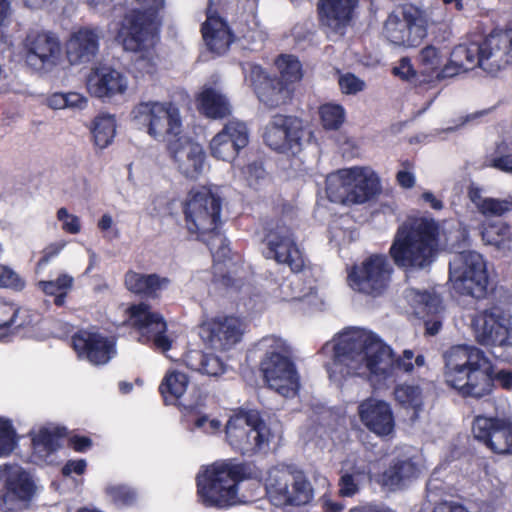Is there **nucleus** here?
<instances>
[{
	"instance_id": "58",
	"label": "nucleus",
	"mask_w": 512,
	"mask_h": 512,
	"mask_svg": "<svg viewBox=\"0 0 512 512\" xmlns=\"http://www.w3.org/2000/svg\"><path fill=\"white\" fill-rule=\"evenodd\" d=\"M506 504V497L502 491H498L479 504L480 512H502Z\"/></svg>"
},
{
	"instance_id": "9",
	"label": "nucleus",
	"mask_w": 512,
	"mask_h": 512,
	"mask_svg": "<svg viewBox=\"0 0 512 512\" xmlns=\"http://www.w3.org/2000/svg\"><path fill=\"white\" fill-rule=\"evenodd\" d=\"M225 435L229 445L244 456H254L269 450L273 437L270 427L254 410L241 411L231 416Z\"/></svg>"
},
{
	"instance_id": "10",
	"label": "nucleus",
	"mask_w": 512,
	"mask_h": 512,
	"mask_svg": "<svg viewBox=\"0 0 512 512\" xmlns=\"http://www.w3.org/2000/svg\"><path fill=\"white\" fill-rule=\"evenodd\" d=\"M268 501L277 508L301 507L313 500L314 489L304 471L272 468L265 480Z\"/></svg>"
},
{
	"instance_id": "43",
	"label": "nucleus",
	"mask_w": 512,
	"mask_h": 512,
	"mask_svg": "<svg viewBox=\"0 0 512 512\" xmlns=\"http://www.w3.org/2000/svg\"><path fill=\"white\" fill-rule=\"evenodd\" d=\"M186 364L192 370L211 377L221 376L226 369V365L220 357L204 353L201 350L190 351L186 356Z\"/></svg>"
},
{
	"instance_id": "59",
	"label": "nucleus",
	"mask_w": 512,
	"mask_h": 512,
	"mask_svg": "<svg viewBox=\"0 0 512 512\" xmlns=\"http://www.w3.org/2000/svg\"><path fill=\"white\" fill-rule=\"evenodd\" d=\"M435 258H393L398 267H404L409 271L421 270L428 267Z\"/></svg>"
},
{
	"instance_id": "21",
	"label": "nucleus",
	"mask_w": 512,
	"mask_h": 512,
	"mask_svg": "<svg viewBox=\"0 0 512 512\" xmlns=\"http://www.w3.org/2000/svg\"><path fill=\"white\" fill-rule=\"evenodd\" d=\"M476 340L485 346L512 345V329L499 307L485 309L473 320Z\"/></svg>"
},
{
	"instance_id": "42",
	"label": "nucleus",
	"mask_w": 512,
	"mask_h": 512,
	"mask_svg": "<svg viewBox=\"0 0 512 512\" xmlns=\"http://www.w3.org/2000/svg\"><path fill=\"white\" fill-rule=\"evenodd\" d=\"M269 253L274 256H293L300 254L301 248L290 230L279 227L267 234L264 240Z\"/></svg>"
},
{
	"instance_id": "5",
	"label": "nucleus",
	"mask_w": 512,
	"mask_h": 512,
	"mask_svg": "<svg viewBox=\"0 0 512 512\" xmlns=\"http://www.w3.org/2000/svg\"><path fill=\"white\" fill-rule=\"evenodd\" d=\"M221 210V197L205 188L191 191L183 210L187 231L207 242L213 256H227L231 252L229 241L218 231Z\"/></svg>"
},
{
	"instance_id": "25",
	"label": "nucleus",
	"mask_w": 512,
	"mask_h": 512,
	"mask_svg": "<svg viewBox=\"0 0 512 512\" xmlns=\"http://www.w3.org/2000/svg\"><path fill=\"white\" fill-rule=\"evenodd\" d=\"M357 414L364 427L380 438L395 433V417L391 405L385 400L368 397L357 407Z\"/></svg>"
},
{
	"instance_id": "22",
	"label": "nucleus",
	"mask_w": 512,
	"mask_h": 512,
	"mask_svg": "<svg viewBox=\"0 0 512 512\" xmlns=\"http://www.w3.org/2000/svg\"><path fill=\"white\" fill-rule=\"evenodd\" d=\"M170 157L177 171L189 179H198L205 171L206 153L200 143L180 137L168 144Z\"/></svg>"
},
{
	"instance_id": "49",
	"label": "nucleus",
	"mask_w": 512,
	"mask_h": 512,
	"mask_svg": "<svg viewBox=\"0 0 512 512\" xmlns=\"http://www.w3.org/2000/svg\"><path fill=\"white\" fill-rule=\"evenodd\" d=\"M18 435L12 420L0 417V458L10 456L18 446Z\"/></svg>"
},
{
	"instance_id": "23",
	"label": "nucleus",
	"mask_w": 512,
	"mask_h": 512,
	"mask_svg": "<svg viewBox=\"0 0 512 512\" xmlns=\"http://www.w3.org/2000/svg\"><path fill=\"white\" fill-rule=\"evenodd\" d=\"M249 129L239 120L229 121L209 142L213 158L226 162L233 161L249 143Z\"/></svg>"
},
{
	"instance_id": "53",
	"label": "nucleus",
	"mask_w": 512,
	"mask_h": 512,
	"mask_svg": "<svg viewBox=\"0 0 512 512\" xmlns=\"http://www.w3.org/2000/svg\"><path fill=\"white\" fill-rule=\"evenodd\" d=\"M509 234V226L502 221L489 224L482 230V238L486 244L500 246Z\"/></svg>"
},
{
	"instance_id": "4",
	"label": "nucleus",
	"mask_w": 512,
	"mask_h": 512,
	"mask_svg": "<svg viewBox=\"0 0 512 512\" xmlns=\"http://www.w3.org/2000/svg\"><path fill=\"white\" fill-rule=\"evenodd\" d=\"M253 477L248 463L235 459L216 461L196 476L197 496L205 507L228 508L240 502L239 483Z\"/></svg>"
},
{
	"instance_id": "12",
	"label": "nucleus",
	"mask_w": 512,
	"mask_h": 512,
	"mask_svg": "<svg viewBox=\"0 0 512 512\" xmlns=\"http://www.w3.org/2000/svg\"><path fill=\"white\" fill-rule=\"evenodd\" d=\"M270 341L259 369L268 387L283 396H288L299 387V375L289 349L280 339L265 338L263 342Z\"/></svg>"
},
{
	"instance_id": "62",
	"label": "nucleus",
	"mask_w": 512,
	"mask_h": 512,
	"mask_svg": "<svg viewBox=\"0 0 512 512\" xmlns=\"http://www.w3.org/2000/svg\"><path fill=\"white\" fill-rule=\"evenodd\" d=\"M87 468V462L85 459L68 460L62 467L61 473L65 477L71 476L75 473L82 475L85 473Z\"/></svg>"
},
{
	"instance_id": "6",
	"label": "nucleus",
	"mask_w": 512,
	"mask_h": 512,
	"mask_svg": "<svg viewBox=\"0 0 512 512\" xmlns=\"http://www.w3.org/2000/svg\"><path fill=\"white\" fill-rule=\"evenodd\" d=\"M325 190L331 202L359 205L377 196L381 191V183L371 167L353 166L328 174Z\"/></svg>"
},
{
	"instance_id": "8",
	"label": "nucleus",
	"mask_w": 512,
	"mask_h": 512,
	"mask_svg": "<svg viewBox=\"0 0 512 512\" xmlns=\"http://www.w3.org/2000/svg\"><path fill=\"white\" fill-rule=\"evenodd\" d=\"M131 119L159 142L170 144L180 138L182 133L180 110L176 104L169 101H142L132 109Z\"/></svg>"
},
{
	"instance_id": "33",
	"label": "nucleus",
	"mask_w": 512,
	"mask_h": 512,
	"mask_svg": "<svg viewBox=\"0 0 512 512\" xmlns=\"http://www.w3.org/2000/svg\"><path fill=\"white\" fill-rule=\"evenodd\" d=\"M199 112L210 119H222L232 112L228 98L217 88L204 86L196 98Z\"/></svg>"
},
{
	"instance_id": "44",
	"label": "nucleus",
	"mask_w": 512,
	"mask_h": 512,
	"mask_svg": "<svg viewBox=\"0 0 512 512\" xmlns=\"http://www.w3.org/2000/svg\"><path fill=\"white\" fill-rule=\"evenodd\" d=\"M117 123L112 114L100 113L92 123L91 132L95 145L101 149L109 146L116 135Z\"/></svg>"
},
{
	"instance_id": "64",
	"label": "nucleus",
	"mask_w": 512,
	"mask_h": 512,
	"mask_svg": "<svg viewBox=\"0 0 512 512\" xmlns=\"http://www.w3.org/2000/svg\"><path fill=\"white\" fill-rule=\"evenodd\" d=\"M432 512H470L463 504L454 501H442L437 503Z\"/></svg>"
},
{
	"instance_id": "1",
	"label": "nucleus",
	"mask_w": 512,
	"mask_h": 512,
	"mask_svg": "<svg viewBox=\"0 0 512 512\" xmlns=\"http://www.w3.org/2000/svg\"><path fill=\"white\" fill-rule=\"evenodd\" d=\"M333 363L342 366L339 372L343 375H357L364 365L372 381L386 384L394 380L399 372L410 373L414 365L425 363L423 355L415 357L412 350H404L397 356L392 348L385 344L376 334L362 329H351L344 332L333 347Z\"/></svg>"
},
{
	"instance_id": "55",
	"label": "nucleus",
	"mask_w": 512,
	"mask_h": 512,
	"mask_svg": "<svg viewBox=\"0 0 512 512\" xmlns=\"http://www.w3.org/2000/svg\"><path fill=\"white\" fill-rule=\"evenodd\" d=\"M25 280L12 268L0 264V288L20 292L25 288Z\"/></svg>"
},
{
	"instance_id": "36",
	"label": "nucleus",
	"mask_w": 512,
	"mask_h": 512,
	"mask_svg": "<svg viewBox=\"0 0 512 512\" xmlns=\"http://www.w3.org/2000/svg\"><path fill=\"white\" fill-rule=\"evenodd\" d=\"M202 34L208 48L217 54L225 53L232 42L227 24L217 16L208 15L202 26Z\"/></svg>"
},
{
	"instance_id": "24",
	"label": "nucleus",
	"mask_w": 512,
	"mask_h": 512,
	"mask_svg": "<svg viewBox=\"0 0 512 512\" xmlns=\"http://www.w3.org/2000/svg\"><path fill=\"white\" fill-rule=\"evenodd\" d=\"M128 88L127 75L111 66L94 67L86 77L89 94L104 101L125 95Z\"/></svg>"
},
{
	"instance_id": "40",
	"label": "nucleus",
	"mask_w": 512,
	"mask_h": 512,
	"mask_svg": "<svg viewBox=\"0 0 512 512\" xmlns=\"http://www.w3.org/2000/svg\"><path fill=\"white\" fill-rule=\"evenodd\" d=\"M416 465L411 460H396L377 479V482L389 490L399 488L405 480L415 476Z\"/></svg>"
},
{
	"instance_id": "37",
	"label": "nucleus",
	"mask_w": 512,
	"mask_h": 512,
	"mask_svg": "<svg viewBox=\"0 0 512 512\" xmlns=\"http://www.w3.org/2000/svg\"><path fill=\"white\" fill-rule=\"evenodd\" d=\"M468 196L479 213L485 217H501L512 210V196L504 199L484 197L482 189L471 185Z\"/></svg>"
},
{
	"instance_id": "15",
	"label": "nucleus",
	"mask_w": 512,
	"mask_h": 512,
	"mask_svg": "<svg viewBox=\"0 0 512 512\" xmlns=\"http://www.w3.org/2000/svg\"><path fill=\"white\" fill-rule=\"evenodd\" d=\"M133 327L139 332L142 344L152 343L155 349L167 352L172 347V341L167 336V323L163 315L152 311L146 302L132 304L127 309Z\"/></svg>"
},
{
	"instance_id": "47",
	"label": "nucleus",
	"mask_w": 512,
	"mask_h": 512,
	"mask_svg": "<svg viewBox=\"0 0 512 512\" xmlns=\"http://www.w3.org/2000/svg\"><path fill=\"white\" fill-rule=\"evenodd\" d=\"M73 278L67 274H61L56 280L39 281L38 287L46 295L54 296V304L57 307L64 306L69 290L72 288Z\"/></svg>"
},
{
	"instance_id": "35",
	"label": "nucleus",
	"mask_w": 512,
	"mask_h": 512,
	"mask_svg": "<svg viewBox=\"0 0 512 512\" xmlns=\"http://www.w3.org/2000/svg\"><path fill=\"white\" fill-rule=\"evenodd\" d=\"M358 0H321L319 14L321 22L333 30L345 26L351 19Z\"/></svg>"
},
{
	"instance_id": "28",
	"label": "nucleus",
	"mask_w": 512,
	"mask_h": 512,
	"mask_svg": "<svg viewBox=\"0 0 512 512\" xmlns=\"http://www.w3.org/2000/svg\"><path fill=\"white\" fill-rule=\"evenodd\" d=\"M24 48L27 63L35 68L55 64L61 53L58 38L43 30L29 31L24 40Z\"/></svg>"
},
{
	"instance_id": "31",
	"label": "nucleus",
	"mask_w": 512,
	"mask_h": 512,
	"mask_svg": "<svg viewBox=\"0 0 512 512\" xmlns=\"http://www.w3.org/2000/svg\"><path fill=\"white\" fill-rule=\"evenodd\" d=\"M35 493L32 479L25 473H20L6 481V492L3 502L8 511L22 510L31 501Z\"/></svg>"
},
{
	"instance_id": "32",
	"label": "nucleus",
	"mask_w": 512,
	"mask_h": 512,
	"mask_svg": "<svg viewBox=\"0 0 512 512\" xmlns=\"http://www.w3.org/2000/svg\"><path fill=\"white\" fill-rule=\"evenodd\" d=\"M169 279L158 274H143L129 270L125 274L124 283L126 288L143 298L157 299L160 292L169 284Z\"/></svg>"
},
{
	"instance_id": "57",
	"label": "nucleus",
	"mask_w": 512,
	"mask_h": 512,
	"mask_svg": "<svg viewBox=\"0 0 512 512\" xmlns=\"http://www.w3.org/2000/svg\"><path fill=\"white\" fill-rule=\"evenodd\" d=\"M338 84L343 94L353 95L363 91L366 83L353 73H343L338 76Z\"/></svg>"
},
{
	"instance_id": "54",
	"label": "nucleus",
	"mask_w": 512,
	"mask_h": 512,
	"mask_svg": "<svg viewBox=\"0 0 512 512\" xmlns=\"http://www.w3.org/2000/svg\"><path fill=\"white\" fill-rule=\"evenodd\" d=\"M105 492L116 505L131 506L136 501L135 491L124 485L109 486Z\"/></svg>"
},
{
	"instance_id": "3",
	"label": "nucleus",
	"mask_w": 512,
	"mask_h": 512,
	"mask_svg": "<svg viewBox=\"0 0 512 512\" xmlns=\"http://www.w3.org/2000/svg\"><path fill=\"white\" fill-rule=\"evenodd\" d=\"M163 7L164 0H134L118 32L124 49L136 54L135 69L143 74L153 73L157 65L154 48L159 39V12Z\"/></svg>"
},
{
	"instance_id": "16",
	"label": "nucleus",
	"mask_w": 512,
	"mask_h": 512,
	"mask_svg": "<svg viewBox=\"0 0 512 512\" xmlns=\"http://www.w3.org/2000/svg\"><path fill=\"white\" fill-rule=\"evenodd\" d=\"M386 258H366L361 265L348 268L349 286L360 293L377 297L387 289L392 268Z\"/></svg>"
},
{
	"instance_id": "56",
	"label": "nucleus",
	"mask_w": 512,
	"mask_h": 512,
	"mask_svg": "<svg viewBox=\"0 0 512 512\" xmlns=\"http://www.w3.org/2000/svg\"><path fill=\"white\" fill-rule=\"evenodd\" d=\"M242 174L247 184L254 189H258L268 180L267 173L261 163L248 164L243 168Z\"/></svg>"
},
{
	"instance_id": "7",
	"label": "nucleus",
	"mask_w": 512,
	"mask_h": 512,
	"mask_svg": "<svg viewBox=\"0 0 512 512\" xmlns=\"http://www.w3.org/2000/svg\"><path fill=\"white\" fill-rule=\"evenodd\" d=\"M444 19L442 8H422L407 4L391 13L384 26L386 38L394 45L419 46L427 36L428 27Z\"/></svg>"
},
{
	"instance_id": "38",
	"label": "nucleus",
	"mask_w": 512,
	"mask_h": 512,
	"mask_svg": "<svg viewBox=\"0 0 512 512\" xmlns=\"http://www.w3.org/2000/svg\"><path fill=\"white\" fill-rule=\"evenodd\" d=\"M394 399L400 409H403L411 421H416L423 409V393L419 385L399 384L395 386Z\"/></svg>"
},
{
	"instance_id": "18",
	"label": "nucleus",
	"mask_w": 512,
	"mask_h": 512,
	"mask_svg": "<svg viewBox=\"0 0 512 512\" xmlns=\"http://www.w3.org/2000/svg\"><path fill=\"white\" fill-rule=\"evenodd\" d=\"M472 433L479 443L495 454L512 455V421L507 418L478 415Z\"/></svg>"
},
{
	"instance_id": "11",
	"label": "nucleus",
	"mask_w": 512,
	"mask_h": 512,
	"mask_svg": "<svg viewBox=\"0 0 512 512\" xmlns=\"http://www.w3.org/2000/svg\"><path fill=\"white\" fill-rule=\"evenodd\" d=\"M446 246L439 224L433 219H422L415 226L398 228L390 256H433Z\"/></svg>"
},
{
	"instance_id": "2",
	"label": "nucleus",
	"mask_w": 512,
	"mask_h": 512,
	"mask_svg": "<svg viewBox=\"0 0 512 512\" xmlns=\"http://www.w3.org/2000/svg\"><path fill=\"white\" fill-rule=\"evenodd\" d=\"M444 384L462 399L480 400L496 388L512 390V370L497 369L484 350L468 344L453 345L443 353Z\"/></svg>"
},
{
	"instance_id": "27",
	"label": "nucleus",
	"mask_w": 512,
	"mask_h": 512,
	"mask_svg": "<svg viewBox=\"0 0 512 512\" xmlns=\"http://www.w3.org/2000/svg\"><path fill=\"white\" fill-rule=\"evenodd\" d=\"M71 346L78 358L93 365H104L114 352V343L98 332L80 329L71 337Z\"/></svg>"
},
{
	"instance_id": "41",
	"label": "nucleus",
	"mask_w": 512,
	"mask_h": 512,
	"mask_svg": "<svg viewBox=\"0 0 512 512\" xmlns=\"http://www.w3.org/2000/svg\"><path fill=\"white\" fill-rule=\"evenodd\" d=\"M189 385V377L180 371H168L159 385V393L164 404L176 405L179 399L185 394Z\"/></svg>"
},
{
	"instance_id": "19",
	"label": "nucleus",
	"mask_w": 512,
	"mask_h": 512,
	"mask_svg": "<svg viewBox=\"0 0 512 512\" xmlns=\"http://www.w3.org/2000/svg\"><path fill=\"white\" fill-rule=\"evenodd\" d=\"M245 333L243 320L236 316L214 317L200 326V336L213 350L226 352L242 341Z\"/></svg>"
},
{
	"instance_id": "61",
	"label": "nucleus",
	"mask_w": 512,
	"mask_h": 512,
	"mask_svg": "<svg viewBox=\"0 0 512 512\" xmlns=\"http://www.w3.org/2000/svg\"><path fill=\"white\" fill-rule=\"evenodd\" d=\"M339 493L343 497H351L359 491L358 483L355 477L350 473H345L339 480Z\"/></svg>"
},
{
	"instance_id": "26",
	"label": "nucleus",
	"mask_w": 512,
	"mask_h": 512,
	"mask_svg": "<svg viewBox=\"0 0 512 512\" xmlns=\"http://www.w3.org/2000/svg\"><path fill=\"white\" fill-rule=\"evenodd\" d=\"M415 315L421 318L425 326V334L437 335L442 329L444 305L441 297L433 290L410 289L407 295Z\"/></svg>"
},
{
	"instance_id": "20",
	"label": "nucleus",
	"mask_w": 512,
	"mask_h": 512,
	"mask_svg": "<svg viewBox=\"0 0 512 512\" xmlns=\"http://www.w3.org/2000/svg\"><path fill=\"white\" fill-rule=\"evenodd\" d=\"M480 45V68L496 74L512 64V29L494 30Z\"/></svg>"
},
{
	"instance_id": "45",
	"label": "nucleus",
	"mask_w": 512,
	"mask_h": 512,
	"mask_svg": "<svg viewBox=\"0 0 512 512\" xmlns=\"http://www.w3.org/2000/svg\"><path fill=\"white\" fill-rule=\"evenodd\" d=\"M445 57L446 53L437 47L433 45L426 46L419 54L421 72L436 79H444L445 77L441 73Z\"/></svg>"
},
{
	"instance_id": "60",
	"label": "nucleus",
	"mask_w": 512,
	"mask_h": 512,
	"mask_svg": "<svg viewBox=\"0 0 512 512\" xmlns=\"http://www.w3.org/2000/svg\"><path fill=\"white\" fill-rule=\"evenodd\" d=\"M67 446L78 453L87 452L93 445L92 439L88 436L72 434L68 432Z\"/></svg>"
},
{
	"instance_id": "63",
	"label": "nucleus",
	"mask_w": 512,
	"mask_h": 512,
	"mask_svg": "<svg viewBox=\"0 0 512 512\" xmlns=\"http://www.w3.org/2000/svg\"><path fill=\"white\" fill-rule=\"evenodd\" d=\"M250 73L245 76L246 81L250 82V84L254 87L255 92L257 91V87L260 86L261 82L268 81L270 78L266 76L263 69L258 65H250L249 66Z\"/></svg>"
},
{
	"instance_id": "29",
	"label": "nucleus",
	"mask_w": 512,
	"mask_h": 512,
	"mask_svg": "<svg viewBox=\"0 0 512 512\" xmlns=\"http://www.w3.org/2000/svg\"><path fill=\"white\" fill-rule=\"evenodd\" d=\"M100 35L95 29L83 28L73 33L67 42V56L72 64L88 62L99 49Z\"/></svg>"
},
{
	"instance_id": "50",
	"label": "nucleus",
	"mask_w": 512,
	"mask_h": 512,
	"mask_svg": "<svg viewBox=\"0 0 512 512\" xmlns=\"http://www.w3.org/2000/svg\"><path fill=\"white\" fill-rule=\"evenodd\" d=\"M276 66L280 72L281 80L286 84L297 82L303 76L301 63L295 56L281 55L276 60Z\"/></svg>"
},
{
	"instance_id": "13",
	"label": "nucleus",
	"mask_w": 512,
	"mask_h": 512,
	"mask_svg": "<svg viewBox=\"0 0 512 512\" xmlns=\"http://www.w3.org/2000/svg\"><path fill=\"white\" fill-rule=\"evenodd\" d=\"M212 282L227 292L257 297L254 271L244 258H213Z\"/></svg>"
},
{
	"instance_id": "34",
	"label": "nucleus",
	"mask_w": 512,
	"mask_h": 512,
	"mask_svg": "<svg viewBox=\"0 0 512 512\" xmlns=\"http://www.w3.org/2000/svg\"><path fill=\"white\" fill-rule=\"evenodd\" d=\"M37 320V314L18 303L0 298V330L22 329L32 326Z\"/></svg>"
},
{
	"instance_id": "48",
	"label": "nucleus",
	"mask_w": 512,
	"mask_h": 512,
	"mask_svg": "<svg viewBox=\"0 0 512 512\" xmlns=\"http://www.w3.org/2000/svg\"><path fill=\"white\" fill-rule=\"evenodd\" d=\"M319 117L325 130H338L346 120V111L340 104L325 103L319 107Z\"/></svg>"
},
{
	"instance_id": "46",
	"label": "nucleus",
	"mask_w": 512,
	"mask_h": 512,
	"mask_svg": "<svg viewBox=\"0 0 512 512\" xmlns=\"http://www.w3.org/2000/svg\"><path fill=\"white\" fill-rule=\"evenodd\" d=\"M256 94L259 100L267 107L275 108L288 101L291 90L280 83H278V86H275L273 80L269 79L268 81L260 83V86L257 87Z\"/></svg>"
},
{
	"instance_id": "51",
	"label": "nucleus",
	"mask_w": 512,
	"mask_h": 512,
	"mask_svg": "<svg viewBox=\"0 0 512 512\" xmlns=\"http://www.w3.org/2000/svg\"><path fill=\"white\" fill-rule=\"evenodd\" d=\"M508 150L509 147L506 142L499 143L494 153L487 158L486 165L512 174V154H507Z\"/></svg>"
},
{
	"instance_id": "17",
	"label": "nucleus",
	"mask_w": 512,
	"mask_h": 512,
	"mask_svg": "<svg viewBox=\"0 0 512 512\" xmlns=\"http://www.w3.org/2000/svg\"><path fill=\"white\" fill-rule=\"evenodd\" d=\"M306 135L300 119L277 115L266 126L263 138L271 149L296 155L301 151Z\"/></svg>"
},
{
	"instance_id": "30",
	"label": "nucleus",
	"mask_w": 512,
	"mask_h": 512,
	"mask_svg": "<svg viewBox=\"0 0 512 512\" xmlns=\"http://www.w3.org/2000/svg\"><path fill=\"white\" fill-rule=\"evenodd\" d=\"M475 67H480L479 43H462L452 50L450 60L444 65L441 75L444 77H453Z\"/></svg>"
},
{
	"instance_id": "14",
	"label": "nucleus",
	"mask_w": 512,
	"mask_h": 512,
	"mask_svg": "<svg viewBox=\"0 0 512 512\" xmlns=\"http://www.w3.org/2000/svg\"><path fill=\"white\" fill-rule=\"evenodd\" d=\"M484 258H453L449 262V279L461 294L476 299L486 297L489 275Z\"/></svg>"
},
{
	"instance_id": "39",
	"label": "nucleus",
	"mask_w": 512,
	"mask_h": 512,
	"mask_svg": "<svg viewBox=\"0 0 512 512\" xmlns=\"http://www.w3.org/2000/svg\"><path fill=\"white\" fill-rule=\"evenodd\" d=\"M68 437L65 426L42 427L32 437V447L35 452H44L51 455L62 447V440Z\"/></svg>"
},
{
	"instance_id": "52",
	"label": "nucleus",
	"mask_w": 512,
	"mask_h": 512,
	"mask_svg": "<svg viewBox=\"0 0 512 512\" xmlns=\"http://www.w3.org/2000/svg\"><path fill=\"white\" fill-rule=\"evenodd\" d=\"M56 219L60 223L61 230L65 233L76 235L82 230L80 217L71 213L65 207H61L57 210Z\"/></svg>"
}]
</instances>
